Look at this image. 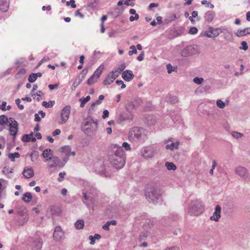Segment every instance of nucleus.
Masks as SVG:
<instances>
[{
  "mask_svg": "<svg viewBox=\"0 0 250 250\" xmlns=\"http://www.w3.org/2000/svg\"><path fill=\"white\" fill-rule=\"evenodd\" d=\"M112 151L108 157L110 164L116 169L123 168L125 165V153L122 147L117 145L112 146Z\"/></svg>",
  "mask_w": 250,
  "mask_h": 250,
  "instance_id": "obj_1",
  "label": "nucleus"
},
{
  "mask_svg": "<svg viewBox=\"0 0 250 250\" xmlns=\"http://www.w3.org/2000/svg\"><path fill=\"white\" fill-rule=\"evenodd\" d=\"M204 209V206L202 201L196 200L191 202L188 212L190 215H199L201 214Z\"/></svg>",
  "mask_w": 250,
  "mask_h": 250,
  "instance_id": "obj_2",
  "label": "nucleus"
},
{
  "mask_svg": "<svg viewBox=\"0 0 250 250\" xmlns=\"http://www.w3.org/2000/svg\"><path fill=\"white\" fill-rule=\"evenodd\" d=\"M145 195L147 201L153 203L156 202L160 196L159 191L152 187L146 188Z\"/></svg>",
  "mask_w": 250,
  "mask_h": 250,
  "instance_id": "obj_3",
  "label": "nucleus"
},
{
  "mask_svg": "<svg viewBox=\"0 0 250 250\" xmlns=\"http://www.w3.org/2000/svg\"><path fill=\"white\" fill-rule=\"evenodd\" d=\"M143 136L144 130L141 127H133L130 129L129 133V138L132 141L141 140Z\"/></svg>",
  "mask_w": 250,
  "mask_h": 250,
  "instance_id": "obj_4",
  "label": "nucleus"
},
{
  "mask_svg": "<svg viewBox=\"0 0 250 250\" xmlns=\"http://www.w3.org/2000/svg\"><path fill=\"white\" fill-rule=\"evenodd\" d=\"M224 29L221 28H214L209 27L208 30L204 33V36L208 38H215L217 37L220 33L224 32Z\"/></svg>",
  "mask_w": 250,
  "mask_h": 250,
  "instance_id": "obj_5",
  "label": "nucleus"
},
{
  "mask_svg": "<svg viewBox=\"0 0 250 250\" xmlns=\"http://www.w3.org/2000/svg\"><path fill=\"white\" fill-rule=\"evenodd\" d=\"M120 75V72L118 70H114L110 72L103 81L104 85H109Z\"/></svg>",
  "mask_w": 250,
  "mask_h": 250,
  "instance_id": "obj_6",
  "label": "nucleus"
},
{
  "mask_svg": "<svg viewBox=\"0 0 250 250\" xmlns=\"http://www.w3.org/2000/svg\"><path fill=\"white\" fill-rule=\"evenodd\" d=\"M9 126L10 134L12 136L14 139L18 131V123L16 121L14 120V119L10 118H9Z\"/></svg>",
  "mask_w": 250,
  "mask_h": 250,
  "instance_id": "obj_7",
  "label": "nucleus"
},
{
  "mask_svg": "<svg viewBox=\"0 0 250 250\" xmlns=\"http://www.w3.org/2000/svg\"><path fill=\"white\" fill-rule=\"evenodd\" d=\"M70 106L67 105L65 106L62 110L61 114V124L65 123L68 120L70 113Z\"/></svg>",
  "mask_w": 250,
  "mask_h": 250,
  "instance_id": "obj_8",
  "label": "nucleus"
},
{
  "mask_svg": "<svg viewBox=\"0 0 250 250\" xmlns=\"http://www.w3.org/2000/svg\"><path fill=\"white\" fill-rule=\"evenodd\" d=\"M234 172L236 174L238 175L241 178L245 179L248 177V172L247 169L241 166H238L235 167Z\"/></svg>",
  "mask_w": 250,
  "mask_h": 250,
  "instance_id": "obj_9",
  "label": "nucleus"
},
{
  "mask_svg": "<svg viewBox=\"0 0 250 250\" xmlns=\"http://www.w3.org/2000/svg\"><path fill=\"white\" fill-rule=\"evenodd\" d=\"M196 52V50L194 46L188 45L182 50L181 54L183 57H188L195 54Z\"/></svg>",
  "mask_w": 250,
  "mask_h": 250,
  "instance_id": "obj_10",
  "label": "nucleus"
},
{
  "mask_svg": "<svg viewBox=\"0 0 250 250\" xmlns=\"http://www.w3.org/2000/svg\"><path fill=\"white\" fill-rule=\"evenodd\" d=\"M87 73V71L83 70L81 75L78 76L74 82L72 87V90H75L76 87L80 84L82 81L84 79L85 75Z\"/></svg>",
  "mask_w": 250,
  "mask_h": 250,
  "instance_id": "obj_11",
  "label": "nucleus"
},
{
  "mask_svg": "<svg viewBox=\"0 0 250 250\" xmlns=\"http://www.w3.org/2000/svg\"><path fill=\"white\" fill-rule=\"evenodd\" d=\"M64 237V232L60 227H56L55 229L53 237L56 241H60Z\"/></svg>",
  "mask_w": 250,
  "mask_h": 250,
  "instance_id": "obj_12",
  "label": "nucleus"
},
{
  "mask_svg": "<svg viewBox=\"0 0 250 250\" xmlns=\"http://www.w3.org/2000/svg\"><path fill=\"white\" fill-rule=\"evenodd\" d=\"M221 207L219 205H217L215 208V211L213 212V215L210 217L211 220H214L216 222L219 221L221 217Z\"/></svg>",
  "mask_w": 250,
  "mask_h": 250,
  "instance_id": "obj_13",
  "label": "nucleus"
},
{
  "mask_svg": "<svg viewBox=\"0 0 250 250\" xmlns=\"http://www.w3.org/2000/svg\"><path fill=\"white\" fill-rule=\"evenodd\" d=\"M10 5V0H0V11L1 12L8 11Z\"/></svg>",
  "mask_w": 250,
  "mask_h": 250,
  "instance_id": "obj_14",
  "label": "nucleus"
},
{
  "mask_svg": "<svg viewBox=\"0 0 250 250\" xmlns=\"http://www.w3.org/2000/svg\"><path fill=\"white\" fill-rule=\"evenodd\" d=\"M43 245V241L41 238L36 239L32 244V249L33 250H41Z\"/></svg>",
  "mask_w": 250,
  "mask_h": 250,
  "instance_id": "obj_15",
  "label": "nucleus"
},
{
  "mask_svg": "<svg viewBox=\"0 0 250 250\" xmlns=\"http://www.w3.org/2000/svg\"><path fill=\"white\" fill-rule=\"evenodd\" d=\"M122 76L125 81L128 82L131 81L134 77V75L132 73V71L129 70H126L124 71L122 73Z\"/></svg>",
  "mask_w": 250,
  "mask_h": 250,
  "instance_id": "obj_16",
  "label": "nucleus"
},
{
  "mask_svg": "<svg viewBox=\"0 0 250 250\" xmlns=\"http://www.w3.org/2000/svg\"><path fill=\"white\" fill-rule=\"evenodd\" d=\"M22 174L26 178H30L34 175V172L33 168L29 166L25 167L22 172Z\"/></svg>",
  "mask_w": 250,
  "mask_h": 250,
  "instance_id": "obj_17",
  "label": "nucleus"
},
{
  "mask_svg": "<svg viewBox=\"0 0 250 250\" xmlns=\"http://www.w3.org/2000/svg\"><path fill=\"white\" fill-rule=\"evenodd\" d=\"M141 153L142 156L146 158H151L154 155L153 151L146 147L143 148L142 149Z\"/></svg>",
  "mask_w": 250,
  "mask_h": 250,
  "instance_id": "obj_18",
  "label": "nucleus"
},
{
  "mask_svg": "<svg viewBox=\"0 0 250 250\" xmlns=\"http://www.w3.org/2000/svg\"><path fill=\"white\" fill-rule=\"evenodd\" d=\"M42 155L45 159V161H48L54 157L53 155V151L50 149H45L43 151Z\"/></svg>",
  "mask_w": 250,
  "mask_h": 250,
  "instance_id": "obj_19",
  "label": "nucleus"
},
{
  "mask_svg": "<svg viewBox=\"0 0 250 250\" xmlns=\"http://www.w3.org/2000/svg\"><path fill=\"white\" fill-rule=\"evenodd\" d=\"M22 140L23 142H34L36 141V139L34 137L33 133H31L29 134H25L22 136Z\"/></svg>",
  "mask_w": 250,
  "mask_h": 250,
  "instance_id": "obj_20",
  "label": "nucleus"
},
{
  "mask_svg": "<svg viewBox=\"0 0 250 250\" xmlns=\"http://www.w3.org/2000/svg\"><path fill=\"white\" fill-rule=\"evenodd\" d=\"M250 34V27L246 28L243 30H238L235 33V35L238 37L245 36L247 34Z\"/></svg>",
  "mask_w": 250,
  "mask_h": 250,
  "instance_id": "obj_21",
  "label": "nucleus"
},
{
  "mask_svg": "<svg viewBox=\"0 0 250 250\" xmlns=\"http://www.w3.org/2000/svg\"><path fill=\"white\" fill-rule=\"evenodd\" d=\"M51 161V164L48 165L49 168H53L59 165L60 163V159L57 156H55L52 157V158L50 160Z\"/></svg>",
  "mask_w": 250,
  "mask_h": 250,
  "instance_id": "obj_22",
  "label": "nucleus"
},
{
  "mask_svg": "<svg viewBox=\"0 0 250 250\" xmlns=\"http://www.w3.org/2000/svg\"><path fill=\"white\" fill-rule=\"evenodd\" d=\"M214 17V13L212 11H208L205 14V19L208 22H211Z\"/></svg>",
  "mask_w": 250,
  "mask_h": 250,
  "instance_id": "obj_23",
  "label": "nucleus"
},
{
  "mask_svg": "<svg viewBox=\"0 0 250 250\" xmlns=\"http://www.w3.org/2000/svg\"><path fill=\"white\" fill-rule=\"evenodd\" d=\"M104 69V65L101 64L100 65L95 71L94 73L93 74L95 76H96L97 78H99L101 75L102 74L103 71Z\"/></svg>",
  "mask_w": 250,
  "mask_h": 250,
  "instance_id": "obj_24",
  "label": "nucleus"
},
{
  "mask_svg": "<svg viewBox=\"0 0 250 250\" xmlns=\"http://www.w3.org/2000/svg\"><path fill=\"white\" fill-rule=\"evenodd\" d=\"M179 145H180L179 142L177 141L175 143H172L170 145H167L166 146V148L167 149H170L171 150H173L174 149H178Z\"/></svg>",
  "mask_w": 250,
  "mask_h": 250,
  "instance_id": "obj_25",
  "label": "nucleus"
},
{
  "mask_svg": "<svg viewBox=\"0 0 250 250\" xmlns=\"http://www.w3.org/2000/svg\"><path fill=\"white\" fill-rule=\"evenodd\" d=\"M61 152L64 153L66 156H69L71 153V148L69 146H64L61 147Z\"/></svg>",
  "mask_w": 250,
  "mask_h": 250,
  "instance_id": "obj_26",
  "label": "nucleus"
},
{
  "mask_svg": "<svg viewBox=\"0 0 250 250\" xmlns=\"http://www.w3.org/2000/svg\"><path fill=\"white\" fill-rule=\"evenodd\" d=\"M32 199V196L30 192L25 193L22 197V200L26 203H29Z\"/></svg>",
  "mask_w": 250,
  "mask_h": 250,
  "instance_id": "obj_27",
  "label": "nucleus"
},
{
  "mask_svg": "<svg viewBox=\"0 0 250 250\" xmlns=\"http://www.w3.org/2000/svg\"><path fill=\"white\" fill-rule=\"evenodd\" d=\"M101 238V236L99 234H95L94 236L90 235L89 236V239L90 240V244L91 245H94L95 243V240H99Z\"/></svg>",
  "mask_w": 250,
  "mask_h": 250,
  "instance_id": "obj_28",
  "label": "nucleus"
},
{
  "mask_svg": "<svg viewBox=\"0 0 250 250\" xmlns=\"http://www.w3.org/2000/svg\"><path fill=\"white\" fill-rule=\"evenodd\" d=\"M75 228L77 229H82L84 227V221L83 220H78L75 224Z\"/></svg>",
  "mask_w": 250,
  "mask_h": 250,
  "instance_id": "obj_29",
  "label": "nucleus"
},
{
  "mask_svg": "<svg viewBox=\"0 0 250 250\" xmlns=\"http://www.w3.org/2000/svg\"><path fill=\"white\" fill-rule=\"evenodd\" d=\"M7 123H9V119L5 115L0 116V124L4 125L7 124Z\"/></svg>",
  "mask_w": 250,
  "mask_h": 250,
  "instance_id": "obj_30",
  "label": "nucleus"
},
{
  "mask_svg": "<svg viewBox=\"0 0 250 250\" xmlns=\"http://www.w3.org/2000/svg\"><path fill=\"white\" fill-rule=\"evenodd\" d=\"M90 96H87L85 98H82L80 99V101L81 102L80 106L81 107H84L85 104L90 100Z\"/></svg>",
  "mask_w": 250,
  "mask_h": 250,
  "instance_id": "obj_31",
  "label": "nucleus"
},
{
  "mask_svg": "<svg viewBox=\"0 0 250 250\" xmlns=\"http://www.w3.org/2000/svg\"><path fill=\"white\" fill-rule=\"evenodd\" d=\"M55 104L54 101H50L49 102L43 101L42 102V105L46 108H50L53 106Z\"/></svg>",
  "mask_w": 250,
  "mask_h": 250,
  "instance_id": "obj_32",
  "label": "nucleus"
},
{
  "mask_svg": "<svg viewBox=\"0 0 250 250\" xmlns=\"http://www.w3.org/2000/svg\"><path fill=\"white\" fill-rule=\"evenodd\" d=\"M98 79L93 74L88 79L87 83L88 85H91L94 84Z\"/></svg>",
  "mask_w": 250,
  "mask_h": 250,
  "instance_id": "obj_33",
  "label": "nucleus"
},
{
  "mask_svg": "<svg viewBox=\"0 0 250 250\" xmlns=\"http://www.w3.org/2000/svg\"><path fill=\"white\" fill-rule=\"evenodd\" d=\"M20 157V154L19 152H15L14 153H10L8 154V158L12 161H15V159L16 158H19Z\"/></svg>",
  "mask_w": 250,
  "mask_h": 250,
  "instance_id": "obj_34",
  "label": "nucleus"
},
{
  "mask_svg": "<svg viewBox=\"0 0 250 250\" xmlns=\"http://www.w3.org/2000/svg\"><path fill=\"white\" fill-rule=\"evenodd\" d=\"M165 165L167 169L169 170H175L176 169V166L173 163L167 162Z\"/></svg>",
  "mask_w": 250,
  "mask_h": 250,
  "instance_id": "obj_35",
  "label": "nucleus"
},
{
  "mask_svg": "<svg viewBox=\"0 0 250 250\" xmlns=\"http://www.w3.org/2000/svg\"><path fill=\"white\" fill-rule=\"evenodd\" d=\"M13 169L12 168L4 167L3 168L2 172L5 175H8L9 174L13 173Z\"/></svg>",
  "mask_w": 250,
  "mask_h": 250,
  "instance_id": "obj_36",
  "label": "nucleus"
},
{
  "mask_svg": "<svg viewBox=\"0 0 250 250\" xmlns=\"http://www.w3.org/2000/svg\"><path fill=\"white\" fill-rule=\"evenodd\" d=\"M37 79L35 73H32L29 75L28 80L30 83H33L36 81Z\"/></svg>",
  "mask_w": 250,
  "mask_h": 250,
  "instance_id": "obj_37",
  "label": "nucleus"
},
{
  "mask_svg": "<svg viewBox=\"0 0 250 250\" xmlns=\"http://www.w3.org/2000/svg\"><path fill=\"white\" fill-rule=\"evenodd\" d=\"M130 50L128 52L129 56L132 55L133 54H136L137 52V49L134 45H131L130 47Z\"/></svg>",
  "mask_w": 250,
  "mask_h": 250,
  "instance_id": "obj_38",
  "label": "nucleus"
},
{
  "mask_svg": "<svg viewBox=\"0 0 250 250\" xmlns=\"http://www.w3.org/2000/svg\"><path fill=\"white\" fill-rule=\"evenodd\" d=\"M38 157V152L37 151H34L30 154V157L31 161L32 162L35 161L37 159Z\"/></svg>",
  "mask_w": 250,
  "mask_h": 250,
  "instance_id": "obj_39",
  "label": "nucleus"
},
{
  "mask_svg": "<svg viewBox=\"0 0 250 250\" xmlns=\"http://www.w3.org/2000/svg\"><path fill=\"white\" fill-rule=\"evenodd\" d=\"M217 106L220 108H224L225 106V104L223 101L221 100H218L216 102Z\"/></svg>",
  "mask_w": 250,
  "mask_h": 250,
  "instance_id": "obj_40",
  "label": "nucleus"
},
{
  "mask_svg": "<svg viewBox=\"0 0 250 250\" xmlns=\"http://www.w3.org/2000/svg\"><path fill=\"white\" fill-rule=\"evenodd\" d=\"M148 236V232L145 231L142 232L140 235L139 239L140 241L143 240L144 238H146Z\"/></svg>",
  "mask_w": 250,
  "mask_h": 250,
  "instance_id": "obj_41",
  "label": "nucleus"
},
{
  "mask_svg": "<svg viewBox=\"0 0 250 250\" xmlns=\"http://www.w3.org/2000/svg\"><path fill=\"white\" fill-rule=\"evenodd\" d=\"M193 81L195 83L200 84L203 82L204 79L202 78L195 77L193 79Z\"/></svg>",
  "mask_w": 250,
  "mask_h": 250,
  "instance_id": "obj_42",
  "label": "nucleus"
},
{
  "mask_svg": "<svg viewBox=\"0 0 250 250\" xmlns=\"http://www.w3.org/2000/svg\"><path fill=\"white\" fill-rule=\"evenodd\" d=\"M127 119L126 117H124L123 114H120L118 118L117 122L121 124L122 122Z\"/></svg>",
  "mask_w": 250,
  "mask_h": 250,
  "instance_id": "obj_43",
  "label": "nucleus"
},
{
  "mask_svg": "<svg viewBox=\"0 0 250 250\" xmlns=\"http://www.w3.org/2000/svg\"><path fill=\"white\" fill-rule=\"evenodd\" d=\"M248 46L247 43L245 41H243L241 43V46L240 47V49L246 50L248 49Z\"/></svg>",
  "mask_w": 250,
  "mask_h": 250,
  "instance_id": "obj_44",
  "label": "nucleus"
},
{
  "mask_svg": "<svg viewBox=\"0 0 250 250\" xmlns=\"http://www.w3.org/2000/svg\"><path fill=\"white\" fill-rule=\"evenodd\" d=\"M201 3L203 5L207 4V6L208 7H209L210 8H213L214 7V5L210 3V2H208L206 0H203L201 1Z\"/></svg>",
  "mask_w": 250,
  "mask_h": 250,
  "instance_id": "obj_45",
  "label": "nucleus"
},
{
  "mask_svg": "<svg viewBox=\"0 0 250 250\" xmlns=\"http://www.w3.org/2000/svg\"><path fill=\"white\" fill-rule=\"evenodd\" d=\"M198 32V29L195 27H192L189 30V34L191 35L196 34Z\"/></svg>",
  "mask_w": 250,
  "mask_h": 250,
  "instance_id": "obj_46",
  "label": "nucleus"
},
{
  "mask_svg": "<svg viewBox=\"0 0 250 250\" xmlns=\"http://www.w3.org/2000/svg\"><path fill=\"white\" fill-rule=\"evenodd\" d=\"M232 135L233 137L236 138H239L243 136V134L242 133L236 132V131L232 132Z\"/></svg>",
  "mask_w": 250,
  "mask_h": 250,
  "instance_id": "obj_47",
  "label": "nucleus"
},
{
  "mask_svg": "<svg viewBox=\"0 0 250 250\" xmlns=\"http://www.w3.org/2000/svg\"><path fill=\"white\" fill-rule=\"evenodd\" d=\"M116 84L120 86H121V88L123 89L126 87V85L124 83V82L122 80H117L116 81Z\"/></svg>",
  "mask_w": 250,
  "mask_h": 250,
  "instance_id": "obj_48",
  "label": "nucleus"
},
{
  "mask_svg": "<svg viewBox=\"0 0 250 250\" xmlns=\"http://www.w3.org/2000/svg\"><path fill=\"white\" fill-rule=\"evenodd\" d=\"M16 104H17L18 107L21 109L22 110L24 108V106L22 104H21V100L19 99H17L15 101Z\"/></svg>",
  "mask_w": 250,
  "mask_h": 250,
  "instance_id": "obj_49",
  "label": "nucleus"
},
{
  "mask_svg": "<svg viewBox=\"0 0 250 250\" xmlns=\"http://www.w3.org/2000/svg\"><path fill=\"white\" fill-rule=\"evenodd\" d=\"M104 95H101L99 96V98H98V100H97L96 102V103H93L92 104V106H94L96 104H101V101H102L104 99Z\"/></svg>",
  "mask_w": 250,
  "mask_h": 250,
  "instance_id": "obj_50",
  "label": "nucleus"
},
{
  "mask_svg": "<svg viewBox=\"0 0 250 250\" xmlns=\"http://www.w3.org/2000/svg\"><path fill=\"white\" fill-rule=\"evenodd\" d=\"M126 67V65L125 63H123L119 66L118 69H117L118 71L120 72V74L122 71H123Z\"/></svg>",
  "mask_w": 250,
  "mask_h": 250,
  "instance_id": "obj_51",
  "label": "nucleus"
},
{
  "mask_svg": "<svg viewBox=\"0 0 250 250\" xmlns=\"http://www.w3.org/2000/svg\"><path fill=\"white\" fill-rule=\"evenodd\" d=\"M122 147H124L125 149L127 151L130 150L131 149L129 144L126 142H124L123 144Z\"/></svg>",
  "mask_w": 250,
  "mask_h": 250,
  "instance_id": "obj_52",
  "label": "nucleus"
},
{
  "mask_svg": "<svg viewBox=\"0 0 250 250\" xmlns=\"http://www.w3.org/2000/svg\"><path fill=\"white\" fill-rule=\"evenodd\" d=\"M70 3H71V6L73 8H75L76 7V4L75 3V0H70V1H67L66 2V5L67 6L70 5Z\"/></svg>",
  "mask_w": 250,
  "mask_h": 250,
  "instance_id": "obj_53",
  "label": "nucleus"
},
{
  "mask_svg": "<svg viewBox=\"0 0 250 250\" xmlns=\"http://www.w3.org/2000/svg\"><path fill=\"white\" fill-rule=\"evenodd\" d=\"M139 18L138 14H135L134 16H131L129 17V21L131 22L135 20H137Z\"/></svg>",
  "mask_w": 250,
  "mask_h": 250,
  "instance_id": "obj_54",
  "label": "nucleus"
},
{
  "mask_svg": "<svg viewBox=\"0 0 250 250\" xmlns=\"http://www.w3.org/2000/svg\"><path fill=\"white\" fill-rule=\"evenodd\" d=\"M167 72L169 74L172 72V71H174L173 69V66L170 64H168L167 65Z\"/></svg>",
  "mask_w": 250,
  "mask_h": 250,
  "instance_id": "obj_55",
  "label": "nucleus"
},
{
  "mask_svg": "<svg viewBox=\"0 0 250 250\" xmlns=\"http://www.w3.org/2000/svg\"><path fill=\"white\" fill-rule=\"evenodd\" d=\"M66 174L65 172H60L59 173V177L58 178V180L59 181V182H61L62 181V179L64 177V176Z\"/></svg>",
  "mask_w": 250,
  "mask_h": 250,
  "instance_id": "obj_56",
  "label": "nucleus"
},
{
  "mask_svg": "<svg viewBox=\"0 0 250 250\" xmlns=\"http://www.w3.org/2000/svg\"><path fill=\"white\" fill-rule=\"evenodd\" d=\"M109 112L107 110H104L103 111V114L102 116V118L103 119H105L106 118L108 117L109 116Z\"/></svg>",
  "mask_w": 250,
  "mask_h": 250,
  "instance_id": "obj_57",
  "label": "nucleus"
},
{
  "mask_svg": "<svg viewBox=\"0 0 250 250\" xmlns=\"http://www.w3.org/2000/svg\"><path fill=\"white\" fill-rule=\"evenodd\" d=\"M75 16H79L81 18L83 19L84 18V15L81 13L79 10H77L75 14Z\"/></svg>",
  "mask_w": 250,
  "mask_h": 250,
  "instance_id": "obj_58",
  "label": "nucleus"
},
{
  "mask_svg": "<svg viewBox=\"0 0 250 250\" xmlns=\"http://www.w3.org/2000/svg\"><path fill=\"white\" fill-rule=\"evenodd\" d=\"M58 87V84H49L48 85V87L50 89V90H52L55 88H57Z\"/></svg>",
  "mask_w": 250,
  "mask_h": 250,
  "instance_id": "obj_59",
  "label": "nucleus"
},
{
  "mask_svg": "<svg viewBox=\"0 0 250 250\" xmlns=\"http://www.w3.org/2000/svg\"><path fill=\"white\" fill-rule=\"evenodd\" d=\"M6 103L5 102H2V104L0 105V109L2 110H6L5 106Z\"/></svg>",
  "mask_w": 250,
  "mask_h": 250,
  "instance_id": "obj_60",
  "label": "nucleus"
},
{
  "mask_svg": "<svg viewBox=\"0 0 250 250\" xmlns=\"http://www.w3.org/2000/svg\"><path fill=\"white\" fill-rule=\"evenodd\" d=\"M61 133V130L59 129H55L52 134L54 136H55L57 135H59Z\"/></svg>",
  "mask_w": 250,
  "mask_h": 250,
  "instance_id": "obj_61",
  "label": "nucleus"
},
{
  "mask_svg": "<svg viewBox=\"0 0 250 250\" xmlns=\"http://www.w3.org/2000/svg\"><path fill=\"white\" fill-rule=\"evenodd\" d=\"M109 226L110 225H109V223L108 222H106V223L103 226V229H105L106 230H109Z\"/></svg>",
  "mask_w": 250,
  "mask_h": 250,
  "instance_id": "obj_62",
  "label": "nucleus"
},
{
  "mask_svg": "<svg viewBox=\"0 0 250 250\" xmlns=\"http://www.w3.org/2000/svg\"><path fill=\"white\" fill-rule=\"evenodd\" d=\"M144 52H143L139 56H138L137 60L139 61H143L144 59Z\"/></svg>",
  "mask_w": 250,
  "mask_h": 250,
  "instance_id": "obj_63",
  "label": "nucleus"
},
{
  "mask_svg": "<svg viewBox=\"0 0 250 250\" xmlns=\"http://www.w3.org/2000/svg\"><path fill=\"white\" fill-rule=\"evenodd\" d=\"M165 250H180L179 248L178 247H173L167 249Z\"/></svg>",
  "mask_w": 250,
  "mask_h": 250,
  "instance_id": "obj_64",
  "label": "nucleus"
}]
</instances>
